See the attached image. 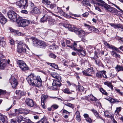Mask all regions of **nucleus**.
<instances>
[{
	"instance_id": "obj_18",
	"label": "nucleus",
	"mask_w": 123,
	"mask_h": 123,
	"mask_svg": "<svg viewBox=\"0 0 123 123\" xmlns=\"http://www.w3.org/2000/svg\"><path fill=\"white\" fill-rule=\"evenodd\" d=\"M0 120L3 123H7L8 121V119L7 117L1 113H0Z\"/></svg>"
},
{
	"instance_id": "obj_64",
	"label": "nucleus",
	"mask_w": 123,
	"mask_h": 123,
	"mask_svg": "<svg viewBox=\"0 0 123 123\" xmlns=\"http://www.w3.org/2000/svg\"><path fill=\"white\" fill-rule=\"evenodd\" d=\"M95 7V9L96 10L100 12H101L102 11L99 8V7L98 6H94Z\"/></svg>"
},
{
	"instance_id": "obj_28",
	"label": "nucleus",
	"mask_w": 123,
	"mask_h": 123,
	"mask_svg": "<svg viewBox=\"0 0 123 123\" xmlns=\"http://www.w3.org/2000/svg\"><path fill=\"white\" fill-rule=\"evenodd\" d=\"M17 63L18 65L19 68H20L22 66L24 65L23 64H25L26 63L23 60H18L17 62Z\"/></svg>"
},
{
	"instance_id": "obj_39",
	"label": "nucleus",
	"mask_w": 123,
	"mask_h": 123,
	"mask_svg": "<svg viewBox=\"0 0 123 123\" xmlns=\"http://www.w3.org/2000/svg\"><path fill=\"white\" fill-rule=\"evenodd\" d=\"M42 2L44 4L49 5L50 4V1L48 0H42Z\"/></svg>"
},
{
	"instance_id": "obj_10",
	"label": "nucleus",
	"mask_w": 123,
	"mask_h": 123,
	"mask_svg": "<svg viewBox=\"0 0 123 123\" xmlns=\"http://www.w3.org/2000/svg\"><path fill=\"white\" fill-rule=\"evenodd\" d=\"M9 81L12 87H16L18 84L17 80L13 76H12L11 77L9 80Z\"/></svg>"
},
{
	"instance_id": "obj_61",
	"label": "nucleus",
	"mask_w": 123,
	"mask_h": 123,
	"mask_svg": "<svg viewBox=\"0 0 123 123\" xmlns=\"http://www.w3.org/2000/svg\"><path fill=\"white\" fill-rule=\"evenodd\" d=\"M63 113L64 114H67L68 115H69L70 114V112L66 110H65L64 109L63 111Z\"/></svg>"
},
{
	"instance_id": "obj_45",
	"label": "nucleus",
	"mask_w": 123,
	"mask_h": 123,
	"mask_svg": "<svg viewBox=\"0 0 123 123\" xmlns=\"http://www.w3.org/2000/svg\"><path fill=\"white\" fill-rule=\"evenodd\" d=\"M106 71L104 70L102 71V76L105 79H107V78L106 75Z\"/></svg>"
},
{
	"instance_id": "obj_50",
	"label": "nucleus",
	"mask_w": 123,
	"mask_h": 123,
	"mask_svg": "<svg viewBox=\"0 0 123 123\" xmlns=\"http://www.w3.org/2000/svg\"><path fill=\"white\" fill-rule=\"evenodd\" d=\"M5 42L4 41H2V39L0 41V45L2 46H5Z\"/></svg>"
},
{
	"instance_id": "obj_51",
	"label": "nucleus",
	"mask_w": 123,
	"mask_h": 123,
	"mask_svg": "<svg viewBox=\"0 0 123 123\" xmlns=\"http://www.w3.org/2000/svg\"><path fill=\"white\" fill-rule=\"evenodd\" d=\"M105 115L107 117H110L111 116V115H110L108 111H107L105 112Z\"/></svg>"
},
{
	"instance_id": "obj_21",
	"label": "nucleus",
	"mask_w": 123,
	"mask_h": 123,
	"mask_svg": "<svg viewBox=\"0 0 123 123\" xmlns=\"http://www.w3.org/2000/svg\"><path fill=\"white\" fill-rule=\"evenodd\" d=\"M80 47L81 49L78 50V52L79 53V54L81 55V56H85L86 55L85 51L82 49V48L80 46Z\"/></svg>"
},
{
	"instance_id": "obj_63",
	"label": "nucleus",
	"mask_w": 123,
	"mask_h": 123,
	"mask_svg": "<svg viewBox=\"0 0 123 123\" xmlns=\"http://www.w3.org/2000/svg\"><path fill=\"white\" fill-rule=\"evenodd\" d=\"M25 121L27 123H34L33 122H32V121H31V120L29 119H25Z\"/></svg>"
},
{
	"instance_id": "obj_36",
	"label": "nucleus",
	"mask_w": 123,
	"mask_h": 123,
	"mask_svg": "<svg viewBox=\"0 0 123 123\" xmlns=\"http://www.w3.org/2000/svg\"><path fill=\"white\" fill-rule=\"evenodd\" d=\"M63 92L64 93L68 94H71L72 93V92L69 91V89L68 88H66L64 89Z\"/></svg>"
},
{
	"instance_id": "obj_58",
	"label": "nucleus",
	"mask_w": 123,
	"mask_h": 123,
	"mask_svg": "<svg viewBox=\"0 0 123 123\" xmlns=\"http://www.w3.org/2000/svg\"><path fill=\"white\" fill-rule=\"evenodd\" d=\"M117 11V10L116 9L114 8H113V10L112 11V12L114 14H116Z\"/></svg>"
},
{
	"instance_id": "obj_53",
	"label": "nucleus",
	"mask_w": 123,
	"mask_h": 123,
	"mask_svg": "<svg viewBox=\"0 0 123 123\" xmlns=\"http://www.w3.org/2000/svg\"><path fill=\"white\" fill-rule=\"evenodd\" d=\"M53 49H59V47L58 46H57V45H55V44H53ZM52 47H52H50V49H51H51H52V48H51V47Z\"/></svg>"
},
{
	"instance_id": "obj_31",
	"label": "nucleus",
	"mask_w": 123,
	"mask_h": 123,
	"mask_svg": "<svg viewBox=\"0 0 123 123\" xmlns=\"http://www.w3.org/2000/svg\"><path fill=\"white\" fill-rule=\"evenodd\" d=\"M111 103H115L116 102H119L120 101L117 99H114L110 98H109V100Z\"/></svg>"
},
{
	"instance_id": "obj_35",
	"label": "nucleus",
	"mask_w": 123,
	"mask_h": 123,
	"mask_svg": "<svg viewBox=\"0 0 123 123\" xmlns=\"http://www.w3.org/2000/svg\"><path fill=\"white\" fill-rule=\"evenodd\" d=\"M82 4L84 6L87 5V6H89L90 3L87 0H83L82 2Z\"/></svg>"
},
{
	"instance_id": "obj_13",
	"label": "nucleus",
	"mask_w": 123,
	"mask_h": 123,
	"mask_svg": "<svg viewBox=\"0 0 123 123\" xmlns=\"http://www.w3.org/2000/svg\"><path fill=\"white\" fill-rule=\"evenodd\" d=\"M65 27L68 28V30L72 31H74L75 33V31L78 30V28L75 27L73 25L67 24Z\"/></svg>"
},
{
	"instance_id": "obj_11",
	"label": "nucleus",
	"mask_w": 123,
	"mask_h": 123,
	"mask_svg": "<svg viewBox=\"0 0 123 123\" xmlns=\"http://www.w3.org/2000/svg\"><path fill=\"white\" fill-rule=\"evenodd\" d=\"M48 98V96L47 95H42L41 97V104L43 108L45 109L46 106L45 104V102L46 101Z\"/></svg>"
},
{
	"instance_id": "obj_9",
	"label": "nucleus",
	"mask_w": 123,
	"mask_h": 123,
	"mask_svg": "<svg viewBox=\"0 0 123 123\" xmlns=\"http://www.w3.org/2000/svg\"><path fill=\"white\" fill-rule=\"evenodd\" d=\"M54 80L52 83L53 87L55 89H56L58 87H59L61 86V82L62 81L61 79V80Z\"/></svg>"
},
{
	"instance_id": "obj_15",
	"label": "nucleus",
	"mask_w": 123,
	"mask_h": 123,
	"mask_svg": "<svg viewBox=\"0 0 123 123\" xmlns=\"http://www.w3.org/2000/svg\"><path fill=\"white\" fill-rule=\"evenodd\" d=\"M25 102L27 105L31 107H33L34 105L33 101L31 99H26L25 100Z\"/></svg>"
},
{
	"instance_id": "obj_4",
	"label": "nucleus",
	"mask_w": 123,
	"mask_h": 123,
	"mask_svg": "<svg viewBox=\"0 0 123 123\" xmlns=\"http://www.w3.org/2000/svg\"><path fill=\"white\" fill-rule=\"evenodd\" d=\"M26 48L29 49L28 46L25 45L24 43L20 42L18 43L17 48V51L22 53H25L26 51Z\"/></svg>"
},
{
	"instance_id": "obj_40",
	"label": "nucleus",
	"mask_w": 123,
	"mask_h": 123,
	"mask_svg": "<svg viewBox=\"0 0 123 123\" xmlns=\"http://www.w3.org/2000/svg\"><path fill=\"white\" fill-rule=\"evenodd\" d=\"M23 119H25V118H23L22 116H19L18 117L17 119V120L18 123H20L22 120H23Z\"/></svg>"
},
{
	"instance_id": "obj_32",
	"label": "nucleus",
	"mask_w": 123,
	"mask_h": 123,
	"mask_svg": "<svg viewBox=\"0 0 123 123\" xmlns=\"http://www.w3.org/2000/svg\"><path fill=\"white\" fill-rule=\"evenodd\" d=\"M64 105H65L73 109H74V106L73 104L69 103H64Z\"/></svg>"
},
{
	"instance_id": "obj_29",
	"label": "nucleus",
	"mask_w": 123,
	"mask_h": 123,
	"mask_svg": "<svg viewBox=\"0 0 123 123\" xmlns=\"http://www.w3.org/2000/svg\"><path fill=\"white\" fill-rule=\"evenodd\" d=\"M23 109H15V112L16 113V114H23Z\"/></svg>"
},
{
	"instance_id": "obj_1",
	"label": "nucleus",
	"mask_w": 123,
	"mask_h": 123,
	"mask_svg": "<svg viewBox=\"0 0 123 123\" xmlns=\"http://www.w3.org/2000/svg\"><path fill=\"white\" fill-rule=\"evenodd\" d=\"M26 79L30 85H35L38 87L42 85V81L39 76H36L34 74H31L27 77Z\"/></svg>"
},
{
	"instance_id": "obj_12",
	"label": "nucleus",
	"mask_w": 123,
	"mask_h": 123,
	"mask_svg": "<svg viewBox=\"0 0 123 123\" xmlns=\"http://www.w3.org/2000/svg\"><path fill=\"white\" fill-rule=\"evenodd\" d=\"M98 1L101 3H98V4L101 6L103 8H105V10H107L108 8L109 7L110 5L107 4L104 1L101 0H98Z\"/></svg>"
},
{
	"instance_id": "obj_7",
	"label": "nucleus",
	"mask_w": 123,
	"mask_h": 123,
	"mask_svg": "<svg viewBox=\"0 0 123 123\" xmlns=\"http://www.w3.org/2000/svg\"><path fill=\"white\" fill-rule=\"evenodd\" d=\"M93 71V68L91 67L89 68L84 71H83L82 73L83 75L85 76H92V74Z\"/></svg>"
},
{
	"instance_id": "obj_27",
	"label": "nucleus",
	"mask_w": 123,
	"mask_h": 123,
	"mask_svg": "<svg viewBox=\"0 0 123 123\" xmlns=\"http://www.w3.org/2000/svg\"><path fill=\"white\" fill-rule=\"evenodd\" d=\"M24 64L20 68L22 70L25 71L29 69V68L26 65V64Z\"/></svg>"
},
{
	"instance_id": "obj_26",
	"label": "nucleus",
	"mask_w": 123,
	"mask_h": 123,
	"mask_svg": "<svg viewBox=\"0 0 123 123\" xmlns=\"http://www.w3.org/2000/svg\"><path fill=\"white\" fill-rule=\"evenodd\" d=\"M115 69L117 72L123 70V67L122 66H120L119 65H117L115 67Z\"/></svg>"
},
{
	"instance_id": "obj_56",
	"label": "nucleus",
	"mask_w": 123,
	"mask_h": 123,
	"mask_svg": "<svg viewBox=\"0 0 123 123\" xmlns=\"http://www.w3.org/2000/svg\"><path fill=\"white\" fill-rule=\"evenodd\" d=\"M52 67L54 68H55L57 69L58 68V65L55 63H53Z\"/></svg>"
},
{
	"instance_id": "obj_16",
	"label": "nucleus",
	"mask_w": 123,
	"mask_h": 123,
	"mask_svg": "<svg viewBox=\"0 0 123 123\" xmlns=\"http://www.w3.org/2000/svg\"><path fill=\"white\" fill-rule=\"evenodd\" d=\"M7 22V20L3 15V14L0 12V22L2 24H4Z\"/></svg>"
},
{
	"instance_id": "obj_62",
	"label": "nucleus",
	"mask_w": 123,
	"mask_h": 123,
	"mask_svg": "<svg viewBox=\"0 0 123 123\" xmlns=\"http://www.w3.org/2000/svg\"><path fill=\"white\" fill-rule=\"evenodd\" d=\"M29 6H30V8L31 9L33 8L34 7V4L31 2L29 3Z\"/></svg>"
},
{
	"instance_id": "obj_19",
	"label": "nucleus",
	"mask_w": 123,
	"mask_h": 123,
	"mask_svg": "<svg viewBox=\"0 0 123 123\" xmlns=\"http://www.w3.org/2000/svg\"><path fill=\"white\" fill-rule=\"evenodd\" d=\"M52 77L56 79L57 80H61V76L58 74L56 73H51L50 74Z\"/></svg>"
},
{
	"instance_id": "obj_23",
	"label": "nucleus",
	"mask_w": 123,
	"mask_h": 123,
	"mask_svg": "<svg viewBox=\"0 0 123 123\" xmlns=\"http://www.w3.org/2000/svg\"><path fill=\"white\" fill-rule=\"evenodd\" d=\"M104 44L106 46H107V47L109 48H111L113 49H115V50L116 49V48L115 47L113 46L112 45H110V44L107 43L106 42H104Z\"/></svg>"
},
{
	"instance_id": "obj_34",
	"label": "nucleus",
	"mask_w": 123,
	"mask_h": 123,
	"mask_svg": "<svg viewBox=\"0 0 123 123\" xmlns=\"http://www.w3.org/2000/svg\"><path fill=\"white\" fill-rule=\"evenodd\" d=\"M33 12L35 14H39L40 13V11L39 9L37 7H35L34 8Z\"/></svg>"
},
{
	"instance_id": "obj_46",
	"label": "nucleus",
	"mask_w": 123,
	"mask_h": 123,
	"mask_svg": "<svg viewBox=\"0 0 123 123\" xmlns=\"http://www.w3.org/2000/svg\"><path fill=\"white\" fill-rule=\"evenodd\" d=\"M74 16L76 17L75 18H74V19H76L79 20H80L81 19V18L80 17V15L74 14Z\"/></svg>"
},
{
	"instance_id": "obj_14",
	"label": "nucleus",
	"mask_w": 123,
	"mask_h": 123,
	"mask_svg": "<svg viewBox=\"0 0 123 123\" xmlns=\"http://www.w3.org/2000/svg\"><path fill=\"white\" fill-rule=\"evenodd\" d=\"M75 33L78 35L80 38L85 36L86 34V32L80 30L78 29L75 31Z\"/></svg>"
},
{
	"instance_id": "obj_25",
	"label": "nucleus",
	"mask_w": 123,
	"mask_h": 123,
	"mask_svg": "<svg viewBox=\"0 0 123 123\" xmlns=\"http://www.w3.org/2000/svg\"><path fill=\"white\" fill-rule=\"evenodd\" d=\"M45 33L46 35H47V34H48L49 35L52 37L54 36L56 34L55 32H54L52 30H50L48 31L47 32H46Z\"/></svg>"
},
{
	"instance_id": "obj_54",
	"label": "nucleus",
	"mask_w": 123,
	"mask_h": 123,
	"mask_svg": "<svg viewBox=\"0 0 123 123\" xmlns=\"http://www.w3.org/2000/svg\"><path fill=\"white\" fill-rule=\"evenodd\" d=\"M58 105L56 104L53 105L51 106V108L52 109H56L57 108H58Z\"/></svg>"
},
{
	"instance_id": "obj_5",
	"label": "nucleus",
	"mask_w": 123,
	"mask_h": 123,
	"mask_svg": "<svg viewBox=\"0 0 123 123\" xmlns=\"http://www.w3.org/2000/svg\"><path fill=\"white\" fill-rule=\"evenodd\" d=\"M16 5L21 9H25L28 6L27 0H20L16 3Z\"/></svg>"
},
{
	"instance_id": "obj_3",
	"label": "nucleus",
	"mask_w": 123,
	"mask_h": 123,
	"mask_svg": "<svg viewBox=\"0 0 123 123\" xmlns=\"http://www.w3.org/2000/svg\"><path fill=\"white\" fill-rule=\"evenodd\" d=\"M18 24L19 26L25 27L28 25L30 23L29 20L25 19H23L21 17H18L16 21Z\"/></svg>"
},
{
	"instance_id": "obj_52",
	"label": "nucleus",
	"mask_w": 123,
	"mask_h": 123,
	"mask_svg": "<svg viewBox=\"0 0 123 123\" xmlns=\"http://www.w3.org/2000/svg\"><path fill=\"white\" fill-rule=\"evenodd\" d=\"M115 90L117 92V93H118L121 96L123 95V92H121L119 89H116Z\"/></svg>"
},
{
	"instance_id": "obj_49",
	"label": "nucleus",
	"mask_w": 123,
	"mask_h": 123,
	"mask_svg": "<svg viewBox=\"0 0 123 123\" xmlns=\"http://www.w3.org/2000/svg\"><path fill=\"white\" fill-rule=\"evenodd\" d=\"M49 56L50 57L54 59H55L56 57V56L55 54L51 53L49 54Z\"/></svg>"
},
{
	"instance_id": "obj_42",
	"label": "nucleus",
	"mask_w": 123,
	"mask_h": 123,
	"mask_svg": "<svg viewBox=\"0 0 123 123\" xmlns=\"http://www.w3.org/2000/svg\"><path fill=\"white\" fill-rule=\"evenodd\" d=\"M94 115L96 117L104 121H105V120L103 119L100 116H99V114L98 113V112L94 114Z\"/></svg>"
},
{
	"instance_id": "obj_48",
	"label": "nucleus",
	"mask_w": 123,
	"mask_h": 123,
	"mask_svg": "<svg viewBox=\"0 0 123 123\" xmlns=\"http://www.w3.org/2000/svg\"><path fill=\"white\" fill-rule=\"evenodd\" d=\"M116 39L119 41L120 42L122 43L123 42V38L121 37H116Z\"/></svg>"
},
{
	"instance_id": "obj_57",
	"label": "nucleus",
	"mask_w": 123,
	"mask_h": 123,
	"mask_svg": "<svg viewBox=\"0 0 123 123\" xmlns=\"http://www.w3.org/2000/svg\"><path fill=\"white\" fill-rule=\"evenodd\" d=\"M9 30L11 32L14 33V34H17V31L16 30H14L11 28H9Z\"/></svg>"
},
{
	"instance_id": "obj_6",
	"label": "nucleus",
	"mask_w": 123,
	"mask_h": 123,
	"mask_svg": "<svg viewBox=\"0 0 123 123\" xmlns=\"http://www.w3.org/2000/svg\"><path fill=\"white\" fill-rule=\"evenodd\" d=\"M7 15L9 19L13 21H16L18 19L17 15L13 11L11 10L9 11L7 13Z\"/></svg>"
},
{
	"instance_id": "obj_22",
	"label": "nucleus",
	"mask_w": 123,
	"mask_h": 123,
	"mask_svg": "<svg viewBox=\"0 0 123 123\" xmlns=\"http://www.w3.org/2000/svg\"><path fill=\"white\" fill-rule=\"evenodd\" d=\"M105 85L107 86L109 88H110L112 90H113V86L111 82H109V81H107L106 82L104 83Z\"/></svg>"
},
{
	"instance_id": "obj_44",
	"label": "nucleus",
	"mask_w": 123,
	"mask_h": 123,
	"mask_svg": "<svg viewBox=\"0 0 123 123\" xmlns=\"http://www.w3.org/2000/svg\"><path fill=\"white\" fill-rule=\"evenodd\" d=\"M100 89L101 92L103 94H104L106 95H108V93L103 88H101Z\"/></svg>"
},
{
	"instance_id": "obj_8",
	"label": "nucleus",
	"mask_w": 123,
	"mask_h": 123,
	"mask_svg": "<svg viewBox=\"0 0 123 123\" xmlns=\"http://www.w3.org/2000/svg\"><path fill=\"white\" fill-rule=\"evenodd\" d=\"M3 57V55L0 53V69H4L6 65V61L5 59H1Z\"/></svg>"
},
{
	"instance_id": "obj_33",
	"label": "nucleus",
	"mask_w": 123,
	"mask_h": 123,
	"mask_svg": "<svg viewBox=\"0 0 123 123\" xmlns=\"http://www.w3.org/2000/svg\"><path fill=\"white\" fill-rule=\"evenodd\" d=\"M111 55L113 57H118L120 58V55L117 54L114 51H112L111 52Z\"/></svg>"
},
{
	"instance_id": "obj_17",
	"label": "nucleus",
	"mask_w": 123,
	"mask_h": 123,
	"mask_svg": "<svg viewBox=\"0 0 123 123\" xmlns=\"http://www.w3.org/2000/svg\"><path fill=\"white\" fill-rule=\"evenodd\" d=\"M90 98V100L91 101H98V99L94 96L92 94H91L85 97V99L88 100L89 98Z\"/></svg>"
},
{
	"instance_id": "obj_2",
	"label": "nucleus",
	"mask_w": 123,
	"mask_h": 123,
	"mask_svg": "<svg viewBox=\"0 0 123 123\" xmlns=\"http://www.w3.org/2000/svg\"><path fill=\"white\" fill-rule=\"evenodd\" d=\"M32 40L33 45L38 48H44L46 46L45 43L43 41H40L35 38H32Z\"/></svg>"
},
{
	"instance_id": "obj_59",
	"label": "nucleus",
	"mask_w": 123,
	"mask_h": 123,
	"mask_svg": "<svg viewBox=\"0 0 123 123\" xmlns=\"http://www.w3.org/2000/svg\"><path fill=\"white\" fill-rule=\"evenodd\" d=\"M66 43L67 44V45L68 47H69L70 48L72 47V46L69 45H68V44H69L70 43V42L69 40H67L66 41Z\"/></svg>"
},
{
	"instance_id": "obj_60",
	"label": "nucleus",
	"mask_w": 123,
	"mask_h": 123,
	"mask_svg": "<svg viewBox=\"0 0 123 123\" xmlns=\"http://www.w3.org/2000/svg\"><path fill=\"white\" fill-rule=\"evenodd\" d=\"M76 119L78 122H80L81 121L80 115H76Z\"/></svg>"
},
{
	"instance_id": "obj_37",
	"label": "nucleus",
	"mask_w": 123,
	"mask_h": 123,
	"mask_svg": "<svg viewBox=\"0 0 123 123\" xmlns=\"http://www.w3.org/2000/svg\"><path fill=\"white\" fill-rule=\"evenodd\" d=\"M113 27L115 29L120 28L123 29V25L121 24H118L116 25H114Z\"/></svg>"
},
{
	"instance_id": "obj_38",
	"label": "nucleus",
	"mask_w": 123,
	"mask_h": 123,
	"mask_svg": "<svg viewBox=\"0 0 123 123\" xmlns=\"http://www.w3.org/2000/svg\"><path fill=\"white\" fill-rule=\"evenodd\" d=\"M102 71L98 72L96 74V77L98 78H101L102 76Z\"/></svg>"
},
{
	"instance_id": "obj_43",
	"label": "nucleus",
	"mask_w": 123,
	"mask_h": 123,
	"mask_svg": "<svg viewBox=\"0 0 123 123\" xmlns=\"http://www.w3.org/2000/svg\"><path fill=\"white\" fill-rule=\"evenodd\" d=\"M47 20H48V21L50 22H53L55 20L52 18L50 16H48L47 15Z\"/></svg>"
},
{
	"instance_id": "obj_20",
	"label": "nucleus",
	"mask_w": 123,
	"mask_h": 123,
	"mask_svg": "<svg viewBox=\"0 0 123 123\" xmlns=\"http://www.w3.org/2000/svg\"><path fill=\"white\" fill-rule=\"evenodd\" d=\"M16 93L17 95V96L19 98H20L22 96L24 95L25 94V93L24 92L18 90H17L16 91Z\"/></svg>"
},
{
	"instance_id": "obj_24",
	"label": "nucleus",
	"mask_w": 123,
	"mask_h": 123,
	"mask_svg": "<svg viewBox=\"0 0 123 123\" xmlns=\"http://www.w3.org/2000/svg\"><path fill=\"white\" fill-rule=\"evenodd\" d=\"M88 29V30L90 31V32L89 33L91 32L93 30V28H94V27L92 26H90L89 25H88L86 24H84V25Z\"/></svg>"
},
{
	"instance_id": "obj_55",
	"label": "nucleus",
	"mask_w": 123,
	"mask_h": 123,
	"mask_svg": "<svg viewBox=\"0 0 123 123\" xmlns=\"http://www.w3.org/2000/svg\"><path fill=\"white\" fill-rule=\"evenodd\" d=\"M23 115H25L28 114L29 112V111L23 109Z\"/></svg>"
},
{
	"instance_id": "obj_41",
	"label": "nucleus",
	"mask_w": 123,
	"mask_h": 123,
	"mask_svg": "<svg viewBox=\"0 0 123 123\" xmlns=\"http://www.w3.org/2000/svg\"><path fill=\"white\" fill-rule=\"evenodd\" d=\"M76 89H77V88H78V91L80 92H83L84 91V88L83 86H77L76 87Z\"/></svg>"
},
{
	"instance_id": "obj_47",
	"label": "nucleus",
	"mask_w": 123,
	"mask_h": 123,
	"mask_svg": "<svg viewBox=\"0 0 123 123\" xmlns=\"http://www.w3.org/2000/svg\"><path fill=\"white\" fill-rule=\"evenodd\" d=\"M121 107H117L116 108V110L115 111V113H117V114H118L121 111Z\"/></svg>"
},
{
	"instance_id": "obj_30",
	"label": "nucleus",
	"mask_w": 123,
	"mask_h": 123,
	"mask_svg": "<svg viewBox=\"0 0 123 123\" xmlns=\"http://www.w3.org/2000/svg\"><path fill=\"white\" fill-rule=\"evenodd\" d=\"M47 15L45 14L42 18L41 19V22H44L47 20Z\"/></svg>"
}]
</instances>
